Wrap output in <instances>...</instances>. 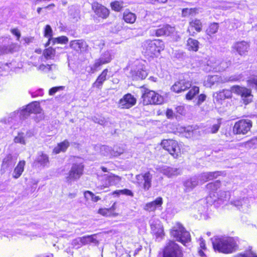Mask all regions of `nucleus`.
Returning a JSON list of instances; mask_svg holds the SVG:
<instances>
[{
  "instance_id": "nucleus-10",
  "label": "nucleus",
  "mask_w": 257,
  "mask_h": 257,
  "mask_svg": "<svg viewBox=\"0 0 257 257\" xmlns=\"http://www.w3.org/2000/svg\"><path fill=\"white\" fill-rule=\"evenodd\" d=\"M152 178L153 175L150 172L137 175L136 183L145 191H148L152 186Z\"/></svg>"
},
{
  "instance_id": "nucleus-3",
  "label": "nucleus",
  "mask_w": 257,
  "mask_h": 257,
  "mask_svg": "<svg viewBox=\"0 0 257 257\" xmlns=\"http://www.w3.org/2000/svg\"><path fill=\"white\" fill-rule=\"evenodd\" d=\"M232 93L240 95L245 104H247L252 101L253 96L251 90L244 87L235 85L231 87L230 90L225 89L222 91V94H223L226 98H230Z\"/></svg>"
},
{
  "instance_id": "nucleus-1",
  "label": "nucleus",
  "mask_w": 257,
  "mask_h": 257,
  "mask_svg": "<svg viewBox=\"0 0 257 257\" xmlns=\"http://www.w3.org/2000/svg\"><path fill=\"white\" fill-rule=\"evenodd\" d=\"M214 249L223 253H231L237 249V245L235 239L231 237H216L212 239Z\"/></svg>"
},
{
  "instance_id": "nucleus-16",
  "label": "nucleus",
  "mask_w": 257,
  "mask_h": 257,
  "mask_svg": "<svg viewBox=\"0 0 257 257\" xmlns=\"http://www.w3.org/2000/svg\"><path fill=\"white\" fill-rule=\"evenodd\" d=\"M104 182L100 187V189L107 188L110 186L117 185L120 183L121 178L113 174H104L103 176Z\"/></svg>"
},
{
  "instance_id": "nucleus-7",
  "label": "nucleus",
  "mask_w": 257,
  "mask_h": 257,
  "mask_svg": "<svg viewBox=\"0 0 257 257\" xmlns=\"http://www.w3.org/2000/svg\"><path fill=\"white\" fill-rule=\"evenodd\" d=\"M112 59L111 54L109 51L102 53L100 57L95 60L94 63L89 67L88 72L94 73L100 69L101 65L109 63Z\"/></svg>"
},
{
  "instance_id": "nucleus-30",
  "label": "nucleus",
  "mask_w": 257,
  "mask_h": 257,
  "mask_svg": "<svg viewBox=\"0 0 257 257\" xmlns=\"http://www.w3.org/2000/svg\"><path fill=\"white\" fill-rule=\"evenodd\" d=\"M70 146V143L67 140L58 144L57 146L53 149V153L57 154L61 152H65Z\"/></svg>"
},
{
  "instance_id": "nucleus-64",
  "label": "nucleus",
  "mask_w": 257,
  "mask_h": 257,
  "mask_svg": "<svg viewBox=\"0 0 257 257\" xmlns=\"http://www.w3.org/2000/svg\"><path fill=\"white\" fill-rule=\"evenodd\" d=\"M206 98V95L204 94H201L198 96L197 104L200 105L202 102H203Z\"/></svg>"
},
{
  "instance_id": "nucleus-37",
  "label": "nucleus",
  "mask_w": 257,
  "mask_h": 257,
  "mask_svg": "<svg viewBox=\"0 0 257 257\" xmlns=\"http://www.w3.org/2000/svg\"><path fill=\"white\" fill-rule=\"evenodd\" d=\"M123 19L126 23L133 24L136 20L137 16L135 14L125 11L123 14Z\"/></svg>"
},
{
  "instance_id": "nucleus-25",
  "label": "nucleus",
  "mask_w": 257,
  "mask_h": 257,
  "mask_svg": "<svg viewBox=\"0 0 257 257\" xmlns=\"http://www.w3.org/2000/svg\"><path fill=\"white\" fill-rule=\"evenodd\" d=\"M35 163L38 167H48L49 164L48 156L42 152H38Z\"/></svg>"
},
{
  "instance_id": "nucleus-26",
  "label": "nucleus",
  "mask_w": 257,
  "mask_h": 257,
  "mask_svg": "<svg viewBox=\"0 0 257 257\" xmlns=\"http://www.w3.org/2000/svg\"><path fill=\"white\" fill-rule=\"evenodd\" d=\"M94 148L96 151H99V153L104 156L109 157H117V155L118 154V153L113 152L112 151V149L107 146L97 145L94 147Z\"/></svg>"
},
{
  "instance_id": "nucleus-9",
  "label": "nucleus",
  "mask_w": 257,
  "mask_h": 257,
  "mask_svg": "<svg viewBox=\"0 0 257 257\" xmlns=\"http://www.w3.org/2000/svg\"><path fill=\"white\" fill-rule=\"evenodd\" d=\"M161 146L167 150L174 158H178L181 154V150L178 142L174 140H164Z\"/></svg>"
},
{
  "instance_id": "nucleus-12",
  "label": "nucleus",
  "mask_w": 257,
  "mask_h": 257,
  "mask_svg": "<svg viewBox=\"0 0 257 257\" xmlns=\"http://www.w3.org/2000/svg\"><path fill=\"white\" fill-rule=\"evenodd\" d=\"M147 75L145 67L140 63L134 67L130 72V76L133 80H136L144 79Z\"/></svg>"
},
{
  "instance_id": "nucleus-35",
  "label": "nucleus",
  "mask_w": 257,
  "mask_h": 257,
  "mask_svg": "<svg viewBox=\"0 0 257 257\" xmlns=\"http://www.w3.org/2000/svg\"><path fill=\"white\" fill-rule=\"evenodd\" d=\"M221 79H223V77H220L217 75H209L206 81L205 85L208 87H211L215 83H221Z\"/></svg>"
},
{
  "instance_id": "nucleus-49",
  "label": "nucleus",
  "mask_w": 257,
  "mask_h": 257,
  "mask_svg": "<svg viewBox=\"0 0 257 257\" xmlns=\"http://www.w3.org/2000/svg\"><path fill=\"white\" fill-rule=\"evenodd\" d=\"M220 124H221L220 119H217L216 120V122L213 124V125L208 128V132L212 133V134H214V133H217L219 128V127H220Z\"/></svg>"
},
{
  "instance_id": "nucleus-51",
  "label": "nucleus",
  "mask_w": 257,
  "mask_h": 257,
  "mask_svg": "<svg viewBox=\"0 0 257 257\" xmlns=\"http://www.w3.org/2000/svg\"><path fill=\"white\" fill-rule=\"evenodd\" d=\"M120 194H125V195L130 196L132 197H133L134 196V194L132 192V191L130 190L127 189H123V190H116L112 193L113 195H119Z\"/></svg>"
},
{
  "instance_id": "nucleus-11",
  "label": "nucleus",
  "mask_w": 257,
  "mask_h": 257,
  "mask_svg": "<svg viewBox=\"0 0 257 257\" xmlns=\"http://www.w3.org/2000/svg\"><path fill=\"white\" fill-rule=\"evenodd\" d=\"M252 121L249 119H241L236 122L233 131L235 134H246L252 127Z\"/></svg>"
},
{
  "instance_id": "nucleus-57",
  "label": "nucleus",
  "mask_w": 257,
  "mask_h": 257,
  "mask_svg": "<svg viewBox=\"0 0 257 257\" xmlns=\"http://www.w3.org/2000/svg\"><path fill=\"white\" fill-rule=\"evenodd\" d=\"M30 93L32 97H36L43 96L44 92L43 89L40 88L35 91H30Z\"/></svg>"
},
{
  "instance_id": "nucleus-39",
  "label": "nucleus",
  "mask_w": 257,
  "mask_h": 257,
  "mask_svg": "<svg viewBox=\"0 0 257 257\" xmlns=\"http://www.w3.org/2000/svg\"><path fill=\"white\" fill-rule=\"evenodd\" d=\"M83 245L87 244L89 243H93L96 244L98 243V241L96 238V234L91 235L84 236L81 237Z\"/></svg>"
},
{
  "instance_id": "nucleus-48",
  "label": "nucleus",
  "mask_w": 257,
  "mask_h": 257,
  "mask_svg": "<svg viewBox=\"0 0 257 257\" xmlns=\"http://www.w3.org/2000/svg\"><path fill=\"white\" fill-rule=\"evenodd\" d=\"M218 28L219 26L218 23H213L211 24L206 30L207 34L210 36L212 34H215L217 32Z\"/></svg>"
},
{
  "instance_id": "nucleus-54",
  "label": "nucleus",
  "mask_w": 257,
  "mask_h": 257,
  "mask_svg": "<svg viewBox=\"0 0 257 257\" xmlns=\"http://www.w3.org/2000/svg\"><path fill=\"white\" fill-rule=\"evenodd\" d=\"M247 82L249 86L257 90V75L250 78Z\"/></svg>"
},
{
  "instance_id": "nucleus-36",
  "label": "nucleus",
  "mask_w": 257,
  "mask_h": 257,
  "mask_svg": "<svg viewBox=\"0 0 257 257\" xmlns=\"http://www.w3.org/2000/svg\"><path fill=\"white\" fill-rule=\"evenodd\" d=\"M202 28V24L200 20L194 19L190 22L188 31L190 33V30L192 29H194L197 32H199L201 31Z\"/></svg>"
},
{
  "instance_id": "nucleus-34",
  "label": "nucleus",
  "mask_w": 257,
  "mask_h": 257,
  "mask_svg": "<svg viewBox=\"0 0 257 257\" xmlns=\"http://www.w3.org/2000/svg\"><path fill=\"white\" fill-rule=\"evenodd\" d=\"M68 41V39L66 36H61L57 38H50L46 44V47L48 46L51 43L54 45L55 43L66 44Z\"/></svg>"
},
{
  "instance_id": "nucleus-18",
  "label": "nucleus",
  "mask_w": 257,
  "mask_h": 257,
  "mask_svg": "<svg viewBox=\"0 0 257 257\" xmlns=\"http://www.w3.org/2000/svg\"><path fill=\"white\" fill-rule=\"evenodd\" d=\"M136 99L130 93L124 95L118 103L119 107L121 108L128 109L135 105Z\"/></svg>"
},
{
  "instance_id": "nucleus-59",
  "label": "nucleus",
  "mask_w": 257,
  "mask_h": 257,
  "mask_svg": "<svg viewBox=\"0 0 257 257\" xmlns=\"http://www.w3.org/2000/svg\"><path fill=\"white\" fill-rule=\"evenodd\" d=\"M14 141L16 143H20L22 144H25L24 138L22 134H19L18 136L16 137L14 139Z\"/></svg>"
},
{
  "instance_id": "nucleus-56",
  "label": "nucleus",
  "mask_w": 257,
  "mask_h": 257,
  "mask_svg": "<svg viewBox=\"0 0 257 257\" xmlns=\"http://www.w3.org/2000/svg\"><path fill=\"white\" fill-rule=\"evenodd\" d=\"M81 240L82 239L81 237L75 238V239L73 240L72 245L77 248L80 247L82 245H83L82 241Z\"/></svg>"
},
{
  "instance_id": "nucleus-2",
  "label": "nucleus",
  "mask_w": 257,
  "mask_h": 257,
  "mask_svg": "<svg viewBox=\"0 0 257 257\" xmlns=\"http://www.w3.org/2000/svg\"><path fill=\"white\" fill-rule=\"evenodd\" d=\"M143 52L150 57L158 56L165 48L164 42L160 39L147 40L142 43Z\"/></svg>"
},
{
  "instance_id": "nucleus-46",
  "label": "nucleus",
  "mask_w": 257,
  "mask_h": 257,
  "mask_svg": "<svg viewBox=\"0 0 257 257\" xmlns=\"http://www.w3.org/2000/svg\"><path fill=\"white\" fill-rule=\"evenodd\" d=\"M242 78L240 74H235L229 77H223L221 79V83H225L227 82H235L239 80Z\"/></svg>"
},
{
  "instance_id": "nucleus-17",
  "label": "nucleus",
  "mask_w": 257,
  "mask_h": 257,
  "mask_svg": "<svg viewBox=\"0 0 257 257\" xmlns=\"http://www.w3.org/2000/svg\"><path fill=\"white\" fill-rule=\"evenodd\" d=\"M191 86V82L185 78L180 79L172 86L171 89L174 92L179 93L185 91Z\"/></svg>"
},
{
  "instance_id": "nucleus-8",
  "label": "nucleus",
  "mask_w": 257,
  "mask_h": 257,
  "mask_svg": "<svg viewBox=\"0 0 257 257\" xmlns=\"http://www.w3.org/2000/svg\"><path fill=\"white\" fill-rule=\"evenodd\" d=\"M163 257H183L182 251L177 243L169 240L164 249Z\"/></svg>"
},
{
  "instance_id": "nucleus-41",
  "label": "nucleus",
  "mask_w": 257,
  "mask_h": 257,
  "mask_svg": "<svg viewBox=\"0 0 257 257\" xmlns=\"http://www.w3.org/2000/svg\"><path fill=\"white\" fill-rule=\"evenodd\" d=\"M70 19L72 22H76L80 19L79 11L75 8L71 7L69 10Z\"/></svg>"
},
{
  "instance_id": "nucleus-27",
  "label": "nucleus",
  "mask_w": 257,
  "mask_h": 257,
  "mask_svg": "<svg viewBox=\"0 0 257 257\" xmlns=\"http://www.w3.org/2000/svg\"><path fill=\"white\" fill-rule=\"evenodd\" d=\"M220 175V172L218 171L203 173L196 176L198 178L199 182L200 184L204 183L208 180H212Z\"/></svg>"
},
{
  "instance_id": "nucleus-19",
  "label": "nucleus",
  "mask_w": 257,
  "mask_h": 257,
  "mask_svg": "<svg viewBox=\"0 0 257 257\" xmlns=\"http://www.w3.org/2000/svg\"><path fill=\"white\" fill-rule=\"evenodd\" d=\"M243 192V195L240 196H238L237 192H236V196L235 198L230 201V204L239 210H240L243 207H246L248 203V199L244 195L246 190L244 189Z\"/></svg>"
},
{
  "instance_id": "nucleus-55",
  "label": "nucleus",
  "mask_w": 257,
  "mask_h": 257,
  "mask_svg": "<svg viewBox=\"0 0 257 257\" xmlns=\"http://www.w3.org/2000/svg\"><path fill=\"white\" fill-rule=\"evenodd\" d=\"M108 72V70L107 69H104L101 73L97 77V79L104 83V82L107 79Z\"/></svg>"
},
{
  "instance_id": "nucleus-50",
  "label": "nucleus",
  "mask_w": 257,
  "mask_h": 257,
  "mask_svg": "<svg viewBox=\"0 0 257 257\" xmlns=\"http://www.w3.org/2000/svg\"><path fill=\"white\" fill-rule=\"evenodd\" d=\"M111 7L112 10L119 12L123 8V3L120 1H115L111 3Z\"/></svg>"
},
{
  "instance_id": "nucleus-33",
  "label": "nucleus",
  "mask_w": 257,
  "mask_h": 257,
  "mask_svg": "<svg viewBox=\"0 0 257 257\" xmlns=\"http://www.w3.org/2000/svg\"><path fill=\"white\" fill-rule=\"evenodd\" d=\"M115 203H114L109 208H101L98 211V213L104 216H115L116 214L113 212L115 209Z\"/></svg>"
},
{
  "instance_id": "nucleus-28",
  "label": "nucleus",
  "mask_w": 257,
  "mask_h": 257,
  "mask_svg": "<svg viewBox=\"0 0 257 257\" xmlns=\"http://www.w3.org/2000/svg\"><path fill=\"white\" fill-rule=\"evenodd\" d=\"M160 168H161L160 171L168 177L177 176L181 173V170L178 168L167 166H163Z\"/></svg>"
},
{
  "instance_id": "nucleus-21",
  "label": "nucleus",
  "mask_w": 257,
  "mask_h": 257,
  "mask_svg": "<svg viewBox=\"0 0 257 257\" xmlns=\"http://www.w3.org/2000/svg\"><path fill=\"white\" fill-rule=\"evenodd\" d=\"M92 7L95 14L102 19L106 18L109 14V11L107 8L97 3H93Z\"/></svg>"
},
{
  "instance_id": "nucleus-6",
  "label": "nucleus",
  "mask_w": 257,
  "mask_h": 257,
  "mask_svg": "<svg viewBox=\"0 0 257 257\" xmlns=\"http://www.w3.org/2000/svg\"><path fill=\"white\" fill-rule=\"evenodd\" d=\"M155 32L157 37L170 36L175 41H178L180 39L176 28L168 24L159 27Z\"/></svg>"
},
{
  "instance_id": "nucleus-58",
  "label": "nucleus",
  "mask_w": 257,
  "mask_h": 257,
  "mask_svg": "<svg viewBox=\"0 0 257 257\" xmlns=\"http://www.w3.org/2000/svg\"><path fill=\"white\" fill-rule=\"evenodd\" d=\"M64 86H58L52 87L49 90V94L50 95H53L56 93V92L60 90H62L64 89Z\"/></svg>"
},
{
  "instance_id": "nucleus-5",
  "label": "nucleus",
  "mask_w": 257,
  "mask_h": 257,
  "mask_svg": "<svg viewBox=\"0 0 257 257\" xmlns=\"http://www.w3.org/2000/svg\"><path fill=\"white\" fill-rule=\"evenodd\" d=\"M141 92L144 105H148L149 104H161L163 102V97L154 91L142 87L141 88Z\"/></svg>"
},
{
  "instance_id": "nucleus-14",
  "label": "nucleus",
  "mask_w": 257,
  "mask_h": 257,
  "mask_svg": "<svg viewBox=\"0 0 257 257\" xmlns=\"http://www.w3.org/2000/svg\"><path fill=\"white\" fill-rule=\"evenodd\" d=\"M231 64L230 61L216 60L214 58H211L208 61V65L210 66L212 70L215 72H219L225 70Z\"/></svg>"
},
{
  "instance_id": "nucleus-42",
  "label": "nucleus",
  "mask_w": 257,
  "mask_h": 257,
  "mask_svg": "<svg viewBox=\"0 0 257 257\" xmlns=\"http://www.w3.org/2000/svg\"><path fill=\"white\" fill-rule=\"evenodd\" d=\"M199 92V88L198 86H193L189 90L186 95V98L187 100H192L195 96Z\"/></svg>"
},
{
  "instance_id": "nucleus-20",
  "label": "nucleus",
  "mask_w": 257,
  "mask_h": 257,
  "mask_svg": "<svg viewBox=\"0 0 257 257\" xmlns=\"http://www.w3.org/2000/svg\"><path fill=\"white\" fill-rule=\"evenodd\" d=\"M150 224L152 232L156 237H162L164 235L163 225L158 219H152L150 221Z\"/></svg>"
},
{
  "instance_id": "nucleus-4",
  "label": "nucleus",
  "mask_w": 257,
  "mask_h": 257,
  "mask_svg": "<svg viewBox=\"0 0 257 257\" xmlns=\"http://www.w3.org/2000/svg\"><path fill=\"white\" fill-rule=\"evenodd\" d=\"M170 234L176 241L180 242L185 246H187V243L191 241L190 233L179 222L176 223L171 229Z\"/></svg>"
},
{
  "instance_id": "nucleus-38",
  "label": "nucleus",
  "mask_w": 257,
  "mask_h": 257,
  "mask_svg": "<svg viewBox=\"0 0 257 257\" xmlns=\"http://www.w3.org/2000/svg\"><path fill=\"white\" fill-rule=\"evenodd\" d=\"M30 113H40L41 111L40 105L39 102L37 101L33 102L27 105Z\"/></svg>"
},
{
  "instance_id": "nucleus-31",
  "label": "nucleus",
  "mask_w": 257,
  "mask_h": 257,
  "mask_svg": "<svg viewBox=\"0 0 257 257\" xmlns=\"http://www.w3.org/2000/svg\"><path fill=\"white\" fill-rule=\"evenodd\" d=\"M199 184L200 183L199 182L198 178H197L196 176H195L185 181L184 185L188 191H190Z\"/></svg>"
},
{
  "instance_id": "nucleus-15",
  "label": "nucleus",
  "mask_w": 257,
  "mask_h": 257,
  "mask_svg": "<svg viewBox=\"0 0 257 257\" xmlns=\"http://www.w3.org/2000/svg\"><path fill=\"white\" fill-rule=\"evenodd\" d=\"M17 158L11 154L8 155L4 159L1 168V174L11 170L17 162Z\"/></svg>"
},
{
  "instance_id": "nucleus-53",
  "label": "nucleus",
  "mask_w": 257,
  "mask_h": 257,
  "mask_svg": "<svg viewBox=\"0 0 257 257\" xmlns=\"http://www.w3.org/2000/svg\"><path fill=\"white\" fill-rule=\"evenodd\" d=\"M13 44L11 45H3L0 46V55L8 53L9 52H11V50L12 49V46Z\"/></svg>"
},
{
  "instance_id": "nucleus-44",
  "label": "nucleus",
  "mask_w": 257,
  "mask_h": 257,
  "mask_svg": "<svg viewBox=\"0 0 257 257\" xmlns=\"http://www.w3.org/2000/svg\"><path fill=\"white\" fill-rule=\"evenodd\" d=\"M242 146L246 149H254L257 147V138H253L250 140L242 143Z\"/></svg>"
},
{
  "instance_id": "nucleus-22",
  "label": "nucleus",
  "mask_w": 257,
  "mask_h": 257,
  "mask_svg": "<svg viewBox=\"0 0 257 257\" xmlns=\"http://www.w3.org/2000/svg\"><path fill=\"white\" fill-rule=\"evenodd\" d=\"M163 204V199L161 197H157L155 200L147 203L144 209L148 211H154L157 209H160Z\"/></svg>"
},
{
  "instance_id": "nucleus-43",
  "label": "nucleus",
  "mask_w": 257,
  "mask_h": 257,
  "mask_svg": "<svg viewBox=\"0 0 257 257\" xmlns=\"http://www.w3.org/2000/svg\"><path fill=\"white\" fill-rule=\"evenodd\" d=\"M16 114L17 115H19L20 119H23L27 117L31 113L29 111L28 108L26 107V108L21 109L20 110L14 111L11 114V115H14Z\"/></svg>"
},
{
  "instance_id": "nucleus-60",
  "label": "nucleus",
  "mask_w": 257,
  "mask_h": 257,
  "mask_svg": "<svg viewBox=\"0 0 257 257\" xmlns=\"http://www.w3.org/2000/svg\"><path fill=\"white\" fill-rule=\"evenodd\" d=\"M234 257H257V255L250 250L243 254H237Z\"/></svg>"
},
{
  "instance_id": "nucleus-45",
  "label": "nucleus",
  "mask_w": 257,
  "mask_h": 257,
  "mask_svg": "<svg viewBox=\"0 0 257 257\" xmlns=\"http://www.w3.org/2000/svg\"><path fill=\"white\" fill-rule=\"evenodd\" d=\"M220 186V182L219 181H216L215 182H211L207 184L206 188L210 192H214L218 190Z\"/></svg>"
},
{
  "instance_id": "nucleus-40",
  "label": "nucleus",
  "mask_w": 257,
  "mask_h": 257,
  "mask_svg": "<svg viewBox=\"0 0 257 257\" xmlns=\"http://www.w3.org/2000/svg\"><path fill=\"white\" fill-rule=\"evenodd\" d=\"M197 206L198 209V214H194V216L196 219H206V216L205 215L206 213V208L201 205L197 204Z\"/></svg>"
},
{
  "instance_id": "nucleus-62",
  "label": "nucleus",
  "mask_w": 257,
  "mask_h": 257,
  "mask_svg": "<svg viewBox=\"0 0 257 257\" xmlns=\"http://www.w3.org/2000/svg\"><path fill=\"white\" fill-rule=\"evenodd\" d=\"M37 70L44 72H49L48 64H41L37 67Z\"/></svg>"
},
{
  "instance_id": "nucleus-47",
  "label": "nucleus",
  "mask_w": 257,
  "mask_h": 257,
  "mask_svg": "<svg viewBox=\"0 0 257 257\" xmlns=\"http://www.w3.org/2000/svg\"><path fill=\"white\" fill-rule=\"evenodd\" d=\"M55 53V49L49 47L44 51L43 55L46 59H51L54 57Z\"/></svg>"
},
{
  "instance_id": "nucleus-13",
  "label": "nucleus",
  "mask_w": 257,
  "mask_h": 257,
  "mask_svg": "<svg viewBox=\"0 0 257 257\" xmlns=\"http://www.w3.org/2000/svg\"><path fill=\"white\" fill-rule=\"evenodd\" d=\"M83 168L82 163L73 164L67 177V180H76L79 179L83 174Z\"/></svg>"
},
{
  "instance_id": "nucleus-29",
  "label": "nucleus",
  "mask_w": 257,
  "mask_h": 257,
  "mask_svg": "<svg viewBox=\"0 0 257 257\" xmlns=\"http://www.w3.org/2000/svg\"><path fill=\"white\" fill-rule=\"evenodd\" d=\"M26 162L25 161H21L14 170L12 176L14 179H18L22 175L24 171V167Z\"/></svg>"
},
{
  "instance_id": "nucleus-24",
  "label": "nucleus",
  "mask_w": 257,
  "mask_h": 257,
  "mask_svg": "<svg viewBox=\"0 0 257 257\" xmlns=\"http://www.w3.org/2000/svg\"><path fill=\"white\" fill-rule=\"evenodd\" d=\"M233 47L240 55H245L248 52L249 45L247 42L243 41L235 43Z\"/></svg>"
},
{
  "instance_id": "nucleus-61",
  "label": "nucleus",
  "mask_w": 257,
  "mask_h": 257,
  "mask_svg": "<svg viewBox=\"0 0 257 257\" xmlns=\"http://www.w3.org/2000/svg\"><path fill=\"white\" fill-rule=\"evenodd\" d=\"M103 83L96 79L95 82L92 84V87L101 89Z\"/></svg>"
},
{
  "instance_id": "nucleus-63",
  "label": "nucleus",
  "mask_w": 257,
  "mask_h": 257,
  "mask_svg": "<svg viewBox=\"0 0 257 257\" xmlns=\"http://www.w3.org/2000/svg\"><path fill=\"white\" fill-rule=\"evenodd\" d=\"M11 32L14 35L17 37V40H19L21 36L20 31L18 29L15 28L11 29Z\"/></svg>"
},
{
  "instance_id": "nucleus-23",
  "label": "nucleus",
  "mask_w": 257,
  "mask_h": 257,
  "mask_svg": "<svg viewBox=\"0 0 257 257\" xmlns=\"http://www.w3.org/2000/svg\"><path fill=\"white\" fill-rule=\"evenodd\" d=\"M70 47L77 52H83L87 50L88 47L86 43L83 40H75L71 41Z\"/></svg>"
},
{
  "instance_id": "nucleus-32",
  "label": "nucleus",
  "mask_w": 257,
  "mask_h": 257,
  "mask_svg": "<svg viewBox=\"0 0 257 257\" xmlns=\"http://www.w3.org/2000/svg\"><path fill=\"white\" fill-rule=\"evenodd\" d=\"M199 42L195 39L189 38L187 41L186 47L189 51L196 52L199 48Z\"/></svg>"
},
{
  "instance_id": "nucleus-52",
  "label": "nucleus",
  "mask_w": 257,
  "mask_h": 257,
  "mask_svg": "<svg viewBox=\"0 0 257 257\" xmlns=\"http://www.w3.org/2000/svg\"><path fill=\"white\" fill-rule=\"evenodd\" d=\"M53 31L51 26L49 25L46 26L44 30V36L48 38V40L50 38H53L52 37Z\"/></svg>"
}]
</instances>
